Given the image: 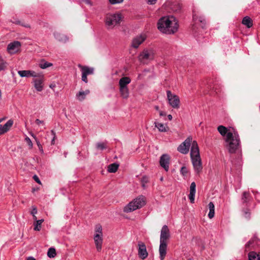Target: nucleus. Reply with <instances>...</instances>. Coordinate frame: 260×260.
<instances>
[{
    "mask_svg": "<svg viewBox=\"0 0 260 260\" xmlns=\"http://www.w3.org/2000/svg\"><path fill=\"white\" fill-rule=\"evenodd\" d=\"M146 36L145 34H141L134 38L132 41V46L137 48L146 40Z\"/></svg>",
    "mask_w": 260,
    "mask_h": 260,
    "instance_id": "nucleus-15",
    "label": "nucleus"
},
{
    "mask_svg": "<svg viewBox=\"0 0 260 260\" xmlns=\"http://www.w3.org/2000/svg\"><path fill=\"white\" fill-rule=\"evenodd\" d=\"M180 173L184 177L186 176L188 173L187 168L185 166L181 167L180 169Z\"/></svg>",
    "mask_w": 260,
    "mask_h": 260,
    "instance_id": "nucleus-39",
    "label": "nucleus"
},
{
    "mask_svg": "<svg viewBox=\"0 0 260 260\" xmlns=\"http://www.w3.org/2000/svg\"><path fill=\"white\" fill-rule=\"evenodd\" d=\"M233 165H237L238 167H240L242 165V158L241 155H239L238 156V157L237 158V160L236 161H232Z\"/></svg>",
    "mask_w": 260,
    "mask_h": 260,
    "instance_id": "nucleus-37",
    "label": "nucleus"
},
{
    "mask_svg": "<svg viewBox=\"0 0 260 260\" xmlns=\"http://www.w3.org/2000/svg\"><path fill=\"white\" fill-rule=\"evenodd\" d=\"M154 53L152 49H144L139 55V60L143 63H147L153 59Z\"/></svg>",
    "mask_w": 260,
    "mask_h": 260,
    "instance_id": "nucleus-7",
    "label": "nucleus"
},
{
    "mask_svg": "<svg viewBox=\"0 0 260 260\" xmlns=\"http://www.w3.org/2000/svg\"><path fill=\"white\" fill-rule=\"evenodd\" d=\"M7 62L3 59L0 55V71H3L6 68Z\"/></svg>",
    "mask_w": 260,
    "mask_h": 260,
    "instance_id": "nucleus-35",
    "label": "nucleus"
},
{
    "mask_svg": "<svg viewBox=\"0 0 260 260\" xmlns=\"http://www.w3.org/2000/svg\"><path fill=\"white\" fill-rule=\"evenodd\" d=\"M31 136L32 137H34L35 139H36V136H35L33 134H32L31 135Z\"/></svg>",
    "mask_w": 260,
    "mask_h": 260,
    "instance_id": "nucleus-61",
    "label": "nucleus"
},
{
    "mask_svg": "<svg viewBox=\"0 0 260 260\" xmlns=\"http://www.w3.org/2000/svg\"><path fill=\"white\" fill-rule=\"evenodd\" d=\"M96 148L97 149L103 150L107 148L106 144L104 142L98 143L96 144Z\"/></svg>",
    "mask_w": 260,
    "mask_h": 260,
    "instance_id": "nucleus-34",
    "label": "nucleus"
},
{
    "mask_svg": "<svg viewBox=\"0 0 260 260\" xmlns=\"http://www.w3.org/2000/svg\"><path fill=\"white\" fill-rule=\"evenodd\" d=\"M253 241L254 239H251L249 240V242L245 245L246 248H247L249 246H250L253 243Z\"/></svg>",
    "mask_w": 260,
    "mask_h": 260,
    "instance_id": "nucleus-47",
    "label": "nucleus"
},
{
    "mask_svg": "<svg viewBox=\"0 0 260 260\" xmlns=\"http://www.w3.org/2000/svg\"><path fill=\"white\" fill-rule=\"evenodd\" d=\"M44 219H40L34 222V230L36 231H40L41 229V225Z\"/></svg>",
    "mask_w": 260,
    "mask_h": 260,
    "instance_id": "nucleus-30",
    "label": "nucleus"
},
{
    "mask_svg": "<svg viewBox=\"0 0 260 260\" xmlns=\"http://www.w3.org/2000/svg\"><path fill=\"white\" fill-rule=\"evenodd\" d=\"M138 255L142 259H145L148 256V252L147 251L146 247L145 244L141 242H138Z\"/></svg>",
    "mask_w": 260,
    "mask_h": 260,
    "instance_id": "nucleus-13",
    "label": "nucleus"
},
{
    "mask_svg": "<svg viewBox=\"0 0 260 260\" xmlns=\"http://www.w3.org/2000/svg\"><path fill=\"white\" fill-rule=\"evenodd\" d=\"M190 154L194 170L196 173L199 174L202 171L203 167L199 146L196 141L191 143Z\"/></svg>",
    "mask_w": 260,
    "mask_h": 260,
    "instance_id": "nucleus-3",
    "label": "nucleus"
},
{
    "mask_svg": "<svg viewBox=\"0 0 260 260\" xmlns=\"http://www.w3.org/2000/svg\"><path fill=\"white\" fill-rule=\"evenodd\" d=\"M192 18L195 24H198L199 23H200L201 27L202 28H204L206 24V20L204 16L199 15L198 14H196L195 11H193Z\"/></svg>",
    "mask_w": 260,
    "mask_h": 260,
    "instance_id": "nucleus-16",
    "label": "nucleus"
},
{
    "mask_svg": "<svg viewBox=\"0 0 260 260\" xmlns=\"http://www.w3.org/2000/svg\"><path fill=\"white\" fill-rule=\"evenodd\" d=\"M245 217L247 218H249L250 217V213L248 211L245 212Z\"/></svg>",
    "mask_w": 260,
    "mask_h": 260,
    "instance_id": "nucleus-51",
    "label": "nucleus"
},
{
    "mask_svg": "<svg viewBox=\"0 0 260 260\" xmlns=\"http://www.w3.org/2000/svg\"><path fill=\"white\" fill-rule=\"evenodd\" d=\"M145 204V198L144 196H140L134 199L127 204L123 209L124 212L128 213L141 208Z\"/></svg>",
    "mask_w": 260,
    "mask_h": 260,
    "instance_id": "nucleus-6",
    "label": "nucleus"
},
{
    "mask_svg": "<svg viewBox=\"0 0 260 260\" xmlns=\"http://www.w3.org/2000/svg\"><path fill=\"white\" fill-rule=\"evenodd\" d=\"M93 240L96 246V248L98 251H100L102 248L103 244V236H100L98 234H94Z\"/></svg>",
    "mask_w": 260,
    "mask_h": 260,
    "instance_id": "nucleus-18",
    "label": "nucleus"
},
{
    "mask_svg": "<svg viewBox=\"0 0 260 260\" xmlns=\"http://www.w3.org/2000/svg\"><path fill=\"white\" fill-rule=\"evenodd\" d=\"M56 255V250L55 248L51 247L49 248L47 252V255L50 258H53Z\"/></svg>",
    "mask_w": 260,
    "mask_h": 260,
    "instance_id": "nucleus-31",
    "label": "nucleus"
},
{
    "mask_svg": "<svg viewBox=\"0 0 260 260\" xmlns=\"http://www.w3.org/2000/svg\"><path fill=\"white\" fill-rule=\"evenodd\" d=\"M54 36L57 40L61 42H66L69 39L66 36L57 32L54 33Z\"/></svg>",
    "mask_w": 260,
    "mask_h": 260,
    "instance_id": "nucleus-24",
    "label": "nucleus"
},
{
    "mask_svg": "<svg viewBox=\"0 0 260 260\" xmlns=\"http://www.w3.org/2000/svg\"><path fill=\"white\" fill-rule=\"evenodd\" d=\"M170 237V232L168 226L164 225L161 228L160 235L159 254L160 260H164L166 256L168 241Z\"/></svg>",
    "mask_w": 260,
    "mask_h": 260,
    "instance_id": "nucleus-4",
    "label": "nucleus"
},
{
    "mask_svg": "<svg viewBox=\"0 0 260 260\" xmlns=\"http://www.w3.org/2000/svg\"><path fill=\"white\" fill-rule=\"evenodd\" d=\"M157 28L164 34H173L178 30V21L173 16L162 17L157 22Z\"/></svg>",
    "mask_w": 260,
    "mask_h": 260,
    "instance_id": "nucleus-1",
    "label": "nucleus"
},
{
    "mask_svg": "<svg viewBox=\"0 0 260 260\" xmlns=\"http://www.w3.org/2000/svg\"><path fill=\"white\" fill-rule=\"evenodd\" d=\"M56 87V85L55 84H51L49 85V87L52 89H53Z\"/></svg>",
    "mask_w": 260,
    "mask_h": 260,
    "instance_id": "nucleus-53",
    "label": "nucleus"
},
{
    "mask_svg": "<svg viewBox=\"0 0 260 260\" xmlns=\"http://www.w3.org/2000/svg\"><path fill=\"white\" fill-rule=\"evenodd\" d=\"M196 192V184L194 182H192L190 186V191L188 195V199L191 203H194V197Z\"/></svg>",
    "mask_w": 260,
    "mask_h": 260,
    "instance_id": "nucleus-19",
    "label": "nucleus"
},
{
    "mask_svg": "<svg viewBox=\"0 0 260 260\" xmlns=\"http://www.w3.org/2000/svg\"><path fill=\"white\" fill-rule=\"evenodd\" d=\"M159 115L160 116H165L166 115V113L162 111H159Z\"/></svg>",
    "mask_w": 260,
    "mask_h": 260,
    "instance_id": "nucleus-52",
    "label": "nucleus"
},
{
    "mask_svg": "<svg viewBox=\"0 0 260 260\" xmlns=\"http://www.w3.org/2000/svg\"><path fill=\"white\" fill-rule=\"evenodd\" d=\"M208 208L209 210V212L208 213V217L210 219H212L215 214V206L213 202H210L208 204Z\"/></svg>",
    "mask_w": 260,
    "mask_h": 260,
    "instance_id": "nucleus-25",
    "label": "nucleus"
},
{
    "mask_svg": "<svg viewBox=\"0 0 260 260\" xmlns=\"http://www.w3.org/2000/svg\"><path fill=\"white\" fill-rule=\"evenodd\" d=\"M37 145L39 147V150L41 151V152L42 153H44V151H43V147L41 145V144H40V142L39 141H37Z\"/></svg>",
    "mask_w": 260,
    "mask_h": 260,
    "instance_id": "nucleus-43",
    "label": "nucleus"
},
{
    "mask_svg": "<svg viewBox=\"0 0 260 260\" xmlns=\"http://www.w3.org/2000/svg\"><path fill=\"white\" fill-rule=\"evenodd\" d=\"M248 260H260V255L255 251H250L248 254Z\"/></svg>",
    "mask_w": 260,
    "mask_h": 260,
    "instance_id": "nucleus-27",
    "label": "nucleus"
},
{
    "mask_svg": "<svg viewBox=\"0 0 260 260\" xmlns=\"http://www.w3.org/2000/svg\"><path fill=\"white\" fill-rule=\"evenodd\" d=\"M14 121L12 119L9 120L4 125H2V134H4L8 132L10 128L12 126Z\"/></svg>",
    "mask_w": 260,
    "mask_h": 260,
    "instance_id": "nucleus-20",
    "label": "nucleus"
},
{
    "mask_svg": "<svg viewBox=\"0 0 260 260\" xmlns=\"http://www.w3.org/2000/svg\"><path fill=\"white\" fill-rule=\"evenodd\" d=\"M159 164L160 166L163 168L166 171H168L169 169L170 156L167 154H162L160 158Z\"/></svg>",
    "mask_w": 260,
    "mask_h": 260,
    "instance_id": "nucleus-14",
    "label": "nucleus"
},
{
    "mask_svg": "<svg viewBox=\"0 0 260 260\" xmlns=\"http://www.w3.org/2000/svg\"><path fill=\"white\" fill-rule=\"evenodd\" d=\"M192 141V138L188 137L183 143L178 147L177 150L180 153L186 154L189 151V147Z\"/></svg>",
    "mask_w": 260,
    "mask_h": 260,
    "instance_id": "nucleus-11",
    "label": "nucleus"
},
{
    "mask_svg": "<svg viewBox=\"0 0 260 260\" xmlns=\"http://www.w3.org/2000/svg\"><path fill=\"white\" fill-rule=\"evenodd\" d=\"M122 20V16L120 13L107 14L105 18V22L108 29H113L119 25Z\"/></svg>",
    "mask_w": 260,
    "mask_h": 260,
    "instance_id": "nucleus-5",
    "label": "nucleus"
},
{
    "mask_svg": "<svg viewBox=\"0 0 260 260\" xmlns=\"http://www.w3.org/2000/svg\"><path fill=\"white\" fill-rule=\"evenodd\" d=\"M168 118L170 120L172 119V116L171 114L168 115Z\"/></svg>",
    "mask_w": 260,
    "mask_h": 260,
    "instance_id": "nucleus-56",
    "label": "nucleus"
},
{
    "mask_svg": "<svg viewBox=\"0 0 260 260\" xmlns=\"http://www.w3.org/2000/svg\"><path fill=\"white\" fill-rule=\"evenodd\" d=\"M3 135L2 132V125L0 124V135Z\"/></svg>",
    "mask_w": 260,
    "mask_h": 260,
    "instance_id": "nucleus-59",
    "label": "nucleus"
},
{
    "mask_svg": "<svg viewBox=\"0 0 260 260\" xmlns=\"http://www.w3.org/2000/svg\"><path fill=\"white\" fill-rule=\"evenodd\" d=\"M32 215V217H33V219L35 220V221H37L38 220H37V216H36V215Z\"/></svg>",
    "mask_w": 260,
    "mask_h": 260,
    "instance_id": "nucleus-55",
    "label": "nucleus"
},
{
    "mask_svg": "<svg viewBox=\"0 0 260 260\" xmlns=\"http://www.w3.org/2000/svg\"><path fill=\"white\" fill-rule=\"evenodd\" d=\"M254 196H255V199L257 201L259 202L260 201V194L258 192H255V193H254Z\"/></svg>",
    "mask_w": 260,
    "mask_h": 260,
    "instance_id": "nucleus-46",
    "label": "nucleus"
},
{
    "mask_svg": "<svg viewBox=\"0 0 260 260\" xmlns=\"http://www.w3.org/2000/svg\"><path fill=\"white\" fill-rule=\"evenodd\" d=\"M35 122L38 125H40V124H43L44 125V122L42 120H40V119H37L35 121Z\"/></svg>",
    "mask_w": 260,
    "mask_h": 260,
    "instance_id": "nucleus-45",
    "label": "nucleus"
},
{
    "mask_svg": "<svg viewBox=\"0 0 260 260\" xmlns=\"http://www.w3.org/2000/svg\"><path fill=\"white\" fill-rule=\"evenodd\" d=\"M78 67L81 69L82 73V80L85 83H87L88 80L87 77L88 75L93 74L94 69L87 66H83L80 64H78Z\"/></svg>",
    "mask_w": 260,
    "mask_h": 260,
    "instance_id": "nucleus-10",
    "label": "nucleus"
},
{
    "mask_svg": "<svg viewBox=\"0 0 260 260\" xmlns=\"http://www.w3.org/2000/svg\"><path fill=\"white\" fill-rule=\"evenodd\" d=\"M226 146L230 153H241V141L238 132L234 129L229 131L225 139Z\"/></svg>",
    "mask_w": 260,
    "mask_h": 260,
    "instance_id": "nucleus-2",
    "label": "nucleus"
},
{
    "mask_svg": "<svg viewBox=\"0 0 260 260\" xmlns=\"http://www.w3.org/2000/svg\"><path fill=\"white\" fill-rule=\"evenodd\" d=\"M37 209L36 206H32V210L30 212V214L31 215H36L37 213Z\"/></svg>",
    "mask_w": 260,
    "mask_h": 260,
    "instance_id": "nucleus-44",
    "label": "nucleus"
},
{
    "mask_svg": "<svg viewBox=\"0 0 260 260\" xmlns=\"http://www.w3.org/2000/svg\"><path fill=\"white\" fill-rule=\"evenodd\" d=\"M131 82V79L128 77H122L119 81V87H127V85Z\"/></svg>",
    "mask_w": 260,
    "mask_h": 260,
    "instance_id": "nucleus-21",
    "label": "nucleus"
},
{
    "mask_svg": "<svg viewBox=\"0 0 260 260\" xmlns=\"http://www.w3.org/2000/svg\"><path fill=\"white\" fill-rule=\"evenodd\" d=\"M156 1V0H147L148 3L150 5L155 4Z\"/></svg>",
    "mask_w": 260,
    "mask_h": 260,
    "instance_id": "nucleus-50",
    "label": "nucleus"
},
{
    "mask_svg": "<svg viewBox=\"0 0 260 260\" xmlns=\"http://www.w3.org/2000/svg\"><path fill=\"white\" fill-rule=\"evenodd\" d=\"M25 141L27 143V144H28V146H29V147L30 148H31L32 147L33 144H32V143L31 140L28 137H27L25 138Z\"/></svg>",
    "mask_w": 260,
    "mask_h": 260,
    "instance_id": "nucleus-42",
    "label": "nucleus"
},
{
    "mask_svg": "<svg viewBox=\"0 0 260 260\" xmlns=\"http://www.w3.org/2000/svg\"><path fill=\"white\" fill-rule=\"evenodd\" d=\"M5 119H6V117H3V118H0V123H1Z\"/></svg>",
    "mask_w": 260,
    "mask_h": 260,
    "instance_id": "nucleus-57",
    "label": "nucleus"
},
{
    "mask_svg": "<svg viewBox=\"0 0 260 260\" xmlns=\"http://www.w3.org/2000/svg\"><path fill=\"white\" fill-rule=\"evenodd\" d=\"M32 80L34 87L37 91H42L44 88V77L40 73H38V76L35 77Z\"/></svg>",
    "mask_w": 260,
    "mask_h": 260,
    "instance_id": "nucleus-9",
    "label": "nucleus"
},
{
    "mask_svg": "<svg viewBox=\"0 0 260 260\" xmlns=\"http://www.w3.org/2000/svg\"><path fill=\"white\" fill-rule=\"evenodd\" d=\"M155 110H157V111H159V112L160 111L159 110V107H158V106H155Z\"/></svg>",
    "mask_w": 260,
    "mask_h": 260,
    "instance_id": "nucleus-58",
    "label": "nucleus"
},
{
    "mask_svg": "<svg viewBox=\"0 0 260 260\" xmlns=\"http://www.w3.org/2000/svg\"><path fill=\"white\" fill-rule=\"evenodd\" d=\"M242 23L243 25L246 26L248 28H250L252 26V22L251 18L248 16H245L243 18Z\"/></svg>",
    "mask_w": 260,
    "mask_h": 260,
    "instance_id": "nucleus-28",
    "label": "nucleus"
},
{
    "mask_svg": "<svg viewBox=\"0 0 260 260\" xmlns=\"http://www.w3.org/2000/svg\"><path fill=\"white\" fill-rule=\"evenodd\" d=\"M90 91L89 90H86L85 91H80L76 94V98L80 101H83L86 96L89 93Z\"/></svg>",
    "mask_w": 260,
    "mask_h": 260,
    "instance_id": "nucleus-22",
    "label": "nucleus"
},
{
    "mask_svg": "<svg viewBox=\"0 0 260 260\" xmlns=\"http://www.w3.org/2000/svg\"><path fill=\"white\" fill-rule=\"evenodd\" d=\"M167 99L170 105L174 109H178L180 107V99L178 96L173 94L171 91H167Z\"/></svg>",
    "mask_w": 260,
    "mask_h": 260,
    "instance_id": "nucleus-8",
    "label": "nucleus"
},
{
    "mask_svg": "<svg viewBox=\"0 0 260 260\" xmlns=\"http://www.w3.org/2000/svg\"><path fill=\"white\" fill-rule=\"evenodd\" d=\"M34 180L38 183L41 184V181L37 175H34L33 177Z\"/></svg>",
    "mask_w": 260,
    "mask_h": 260,
    "instance_id": "nucleus-49",
    "label": "nucleus"
},
{
    "mask_svg": "<svg viewBox=\"0 0 260 260\" xmlns=\"http://www.w3.org/2000/svg\"><path fill=\"white\" fill-rule=\"evenodd\" d=\"M242 200L243 203H247L250 200V194L248 192L244 191L243 193Z\"/></svg>",
    "mask_w": 260,
    "mask_h": 260,
    "instance_id": "nucleus-33",
    "label": "nucleus"
},
{
    "mask_svg": "<svg viewBox=\"0 0 260 260\" xmlns=\"http://www.w3.org/2000/svg\"><path fill=\"white\" fill-rule=\"evenodd\" d=\"M81 2H84L85 4L89 5L90 6L92 5V3L90 0H80Z\"/></svg>",
    "mask_w": 260,
    "mask_h": 260,
    "instance_id": "nucleus-48",
    "label": "nucleus"
},
{
    "mask_svg": "<svg viewBox=\"0 0 260 260\" xmlns=\"http://www.w3.org/2000/svg\"><path fill=\"white\" fill-rule=\"evenodd\" d=\"M64 156H65V157H66V156H67V153H64Z\"/></svg>",
    "mask_w": 260,
    "mask_h": 260,
    "instance_id": "nucleus-62",
    "label": "nucleus"
},
{
    "mask_svg": "<svg viewBox=\"0 0 260 260\" xmlns=\"http://www.w3.org/2000/svg\"><path fill=\"white\" fill-rule=\"evenodd\" d=\"M20 47L21 43L19 41H14L8 44L7 46V51L10 54H13L19 50Z\"/></svg>",
    "mask_w": 260,
    "mask_h": 260,
    "instance_id": "nucleus-12",
    "label": "nucleus"
},
{
    "mask_svg": "<svg viewBox=\"0 0 260 260\" xmlns=\"http://www.w3.org/2000/svg\"><path fill=\"white\" fill-rule=\"evenodd\" d=\"M154 125L157 127L158 131L160 132H166L168 131L169 128L166 124L160 123L159 122L155 121Z\"/></svg>",
    "mask_w": 260,
    "mask_h": 260,
    "instance_id": "nucleus-23",
    "label": "nucleus"
},
{
    "mask_svg": "<svg viewBox=\"0 0 260 260\" xmlns=\"http://www.w3.org/2000/svg\"><path fill=\"white\" fill-rule=\"evenodd\" d=\"M51 134L53 136V138L51 140V145H54V142H55V140L56 139L55 133L53 130H51Z\"/></svg>",
    "mask_w": 260,
    "mask_h": 260,
    "instance_id": "nucleus-40",
    "label": "nucleus"
},
{
    "mask_svg": "<svg viewBox=\"0 0 260 260\" xmlns=\"http://www.w3.org/2000/svg\"><path fill=\"white\" fill-rule=\"evenodd\" d=\"M51 66L52 64L48 62H42L39 64V67L42 69H46Z\"/></svg>",
    "mask_w": 260,
    "mask_h": 260,
    "instance_id": "nucleus-36",
    "label": "nucleus"
},
{
    "mask_svg": "<svg viewBox=\"0 0 260 260\" xmlns=\"http://www.w3.org/2000/svg\"><path fill=\"white\" fill-rule=\"evenodd\" d=\"M27 260H36L35 258L32 256H29L27 258Z\"/></svg>",
    "mask_w": 260,
    "mask_h": 260,
    "instance_id": "nucleus-54",
    "label": "nucleus"
},
{
    "mask_svg": "<svg viewBox=\"0 0 260 260\" xmlns=\"http://www.w3.org/2000/svg\"><path fill=\"white\" fill-rule=\"evenodd\" d=\"M218 131L219 133L222 135V136H225L226 134L227 135L228 133L229 132L228 131L227 128L222 125H220L218 127Z\"/></svg>",
    "mask_w": 260,
    "mask_h": 260,
    "instance_id": "nucleus-32",
    "label": "nucleus"
},
{
    "mask_svg": "<svg viewBox=\"0 0 260 260\" xmlns=\"http://www.w3.org/2000/svg\"><path fill=\"white\" fill-rule=\"evenodd\" d=\"M180 9H181V7H180V6H178V9H176V10H175V11H178V10H180Z\"/></svg>",
    "mask_w": 260,
    "mask_h": 260,
    "instance_id": "nucleus-60",
    "label": "nucleus"
},
{
    "mask_svg": "<svg viewBox=\"0 0 260 260\" xmlns=\"http://www.w3.org/2000/svg\"><path fill=\"white\" fill-rule=\"evenodd\" d=\"M95 234L100 236H103L102 228L101 225H97L95 227Z\"/></svg>",
    "mask_w": 260,
    "mask_h": 260,
    "instance_id": "nucleus-38",
    "label": "nucleus"
},
{
    "mask_svg": "<svg viewBox=\"0 0 260 260\" xmlns=\"http://www.w3.org/2000/svg\"><path fill=\"white\" fill-rule=\"evenodd\" d=\"M18 74L21 77H37L38 76V73L34 71L30 70H21L18 72Z\"/></svg>",
    "mask_w": 260,
    "mask_h": 260,
    "instance_id": "nucleus-17",
    "label": "nucleus"
},
{
    "mask_svg": "<svg viewBox=\"0 0 260 260\" xmlns=\"http://www.w3.org/2000/svg\"><path fill=\"white\" fill-rule=\"evenodd\" d=\"M123 1V0H109L110 3L112 5L121 3Z\"/></svg>",
    "mask_w": 260,
    "mask_h": 260,
    "instance_id": "nucleus-41",
    "label": "nucleus"
},
{
    "mask_svg": "<svg viewBox=\"0 0 260 260\" xmlns=\"http://www.w3.org/2000/svg\"><path fill=\"white\" fill-rule=\"evenodd\" d=\"M119 91L123 99H127L129 96V90L128 87H119Z\"/></svg>",
    "mask_w": 260,
    "mask_h": 260,
    "instance_id": "nucleus-26",
    "label": "nucleus"
},
{
    "mask_svg": "<svg viewBox=\"0 0 260 260\" xmlns=\"http://www.w3.org/2000/svg\"><path fill=\"white\" fill-rule=\"evenodd\" d=\"M119 167V165L117 163H113L108 167V171L109 173H115Z\"/></svg>",
    "mask_w": 260,
    "mask_h": 260,
    "instance_id": "nucleus-29",
    "label": "nucleus"
}]
</instances>
